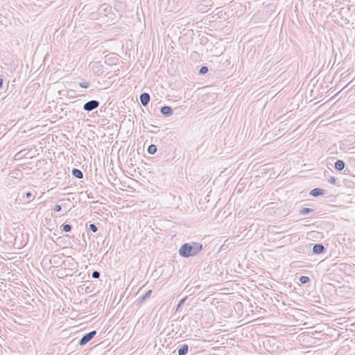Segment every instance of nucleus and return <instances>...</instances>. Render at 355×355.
Here are the masks:
<instances>
[{"label":"nucleus","instance_id":"17","mask_svg":"<svg viewBox=\"0 0 355 355\" xmlns=\"http://www.w3.org/2000/svg\"><path fill=\"white\" fill-rule=\"evenodd\" d=\"M208 67L203 66L200 69L199 73L200 74H205L208 72Z\"/></svg>","mask_w":355,"mask_h":355},{"label":"nucleus","instance_id":"19","mask_svg":"<svg viewBox=\"0 0 355 355\" xmlns=\"http://www.w3.org/2000/svg\"><path fill=\"white\" fill-rule=\"evenodd\" d=\"M79 85L83 88H88L89 87V83L84 82L79 83Z\"/></svg>","mask_w":355,"mask_h":355},{"label":"nucleus","instance_id":"13","mask_svg":"<svg viewBox=\"0 0 355 355\" xmlns=\"http://www.w3.org/2000/svg\"><path fill=\"white\" fill-rule=\"evenodd\" d=\"M313 211V209L311 208H302L300 210L299 213L300 215H306Z\"/></svg>","mask_w":355,"mask_h":355},{"label":"nucleus","instance_id":"18","mask_svg":"<svg viewBox=\"0 0 355 355\" xmlns=\"http://www.w3.org/2000/svg\"><path fill=\"white\" fill-rule=\"evenodd\" d=\"M92 275L93 278L98 279L100 277V272L98 271L95 270L92 272Z\"/></svg>","mask_w":355,"mask_h":355},{"label":"nucleus","instance_id":"14","mask_svg":"<svg viewBox=\"0 0 355 355\" xmlns=\"http://www.w3.org/2000/svg\"><path fill=\"white\" fill-rule=\"evenodd\" d=\"M60 228L63 232H69L71 230V225L69 224H63L61 225Z\"/></svg>","mask_w":355,"mask_h":355},{"label":"nucleus","instance_id":"16","mask_svg":"<svg viewBox=\"0 0 355 355\" xmlns=\"http://www.w3.org/2000/svg\"><path fill=\"white\" fill-rule=\"evenodd\" d=\"M89 229L90 231L93 232H96L98 230V227L95 224L91 223L89 226Z\"/></svg>","mask_w":355,"mask_h":355},{"label":"nucleus","instance_id":"22","mask_svg":"<svg viewBox=\"0 0 355 355\" xmlns=\"http://www.w3.org/2000/svg\"><path fill=\"white\" fill-rule=\"evenodd\" d=\"M187 297H184L183 299H182V300L180 301V302H179V303H178V309L179 307H180V306H182V305L185 302V301H186V300H187Z\"/></svg>","mask_w":355,"mask_h":355},{"label":"nucleus","instance_id":"4","mask_svg":"<svg viewBox=\"0 0 355 355\" xmlns=\"http://www.w3.org/2000/svg\"><path fill=\"white\" fill-rule=\"evenodd\" d=\"M312 251L313 254H319L323 253L325 251V248L322 244L316 243L313 245Z\"/></svg>","mask_w":355,"mask_h":355},{"label":"nucleus","instance_id":"21","mask_svg":"<svg viewBox=\"0 0 355 355\" xmlns=\"http://www.w3.org/2000/svg\"><path fill=\"white\" fill-rule=\"evenodd\" d=\"M53 209L55 212H58V211H61L62 207L59 205H55V207H53Z\"/></svg>","mask_w":355,"mask_h":355},{"label":"nucleus","instance_id":"5","mask_svg":"<svg viewBox=\"0 0 355 355\" xmlns=\"http://www.w3.org/2000/svg\"><path fill=\"white\" fill-rule=\"evenodd\" d=\"M140 102L143 106H146L150 101V97L148 93H142L139 96Z\"/></svg>","mask_w":355,"mask_h":355},{"label":"nucleus","instance_id":"23","mask_svg":"<svg viewBox=\"0 0 355 355\" xmlns=\"http://www.w3.org/2000/svg\"><path fill=\"white\" fill-rule=\"evenodd\" d=\"M33 196V194L31 191L26 192L25 194H24L23 198H30Z\"/></svg>","mask_w":355,"mask_h":355},{"label":"nucleus","instance_id":"11","mask_svg":"<svg viewBox=\"0 0 355 355\" xmlns=\"http://www.w3.org/2000/svg\"><path fill=\"white\" fill-rule=\"evenodd\" d=\"M345 163L344 161L338 159L335 163V168L338 171H342L345 168Z\"/></svg>","mask_w":355,"mask_h":355},{"label":"nucleus","instance_id":"12","mask_svg":"<svg viewBox=\"0 0 355 355\" xmlns=\"http://www.w3.org/2000/svg\"><path fill=\"white\" fill-rule=\"evenodd\" d=\"M157 148L156 145L150 144L147 149V152L150 155H154L157 152Z\"/></svg>","mask_w":355,"mask_h":355},{"label":"nucleus","instance_id":"24","mask_svg":"<svg viewBox=\"0 0 355 355\" xmlns=\"http://www.w3.org/2000/svg\"><path fill=\"white\" fill-rule=\"evenodd\" d=\"M3 84V80L2 78H0V89L2 88Z\"/></svg>","mask_w":355,"mask_h":355},{"label":"nucleus","instance_id":"26","mask_svg":"<svg viewBox=\"0 0 355 355\" xmlns=\"http://www.w3.org/2000/svg\"><path fill=\"white\" fill-rule=\"evenodd\" d=\"M52 216H54V217H57L58 216L57 215H53V214H52Z\"/></svg>","mask_w":355,"mask_h":355},{"label":"nucleus","instance_id":"7","mask_svg":"<svg viewBox=\"0 0 355 355\" xmlns=\"http://www.w3.org/2000/svg\"><path fill=\"white\" fill-rule=\"evenodd\" d=\"M160 112L163 115H164L166 116H168L173 114V110L171 107L166 105V106H163L161 107Z\"/></svg>","mask_w":355,"mask_h":355},{"label":"nucleus","instance_id":"2","mask_svg":"<svg viewBox=\"0 0 355 355\" xmlns=\"http://www.w3.org/2000/svg\"><path fill=\"white\" fill-rule=\"evenodd\" d=\"M100 105L99 101L96 100H92L83 105V110L87 112H91L97 108Z\"/></svg>","mask_w":355,"mask_h":355},{"label":"nucleus","instance_id":"3","mask_svg":"<svg viewBox=\"0 0 355 355\" xmlns=\"http://www.w3.org/2000/svg\"><path fill=\"white\" fill-rule=\"evenodd\" d=\"M96 334V331H92L85 334L79 340L78 343L80 345L83 346L89 342Z\"/></svg>","mask_w":355,"mask_h":355},{"label":"nucleus","instance_id":"20","mask_svg":"<svg viewBox=\"0 0 355 355\" xmlns=\"http://www.w3.org/2000/svg\"><path fill=\"white\" fill-rule=\"evenodd\" d=\"M328 181L331 184H335L336 183L337 179L335 177L332 176L329 179Z\"/></svg>","mask_w":355,"mask_h":355},{"label":"nucleus","instance_id":"6","mask_svg":"<svg viewBox=\"0 0 355 355\" xmlns=\"http://www.w3.org/2000/svg\"><path fill=\"white\" fill-rule=\"evenodd\" d=\"M324 191L320 188H315L310 191L309 194L313 197H318L323 195Z\"/></svg>","mask_w":355,"mask_h":355},{"label":"nucleus","instance_id":"9","mask_svg":"<svg viewBox=\"0 0 355 355\" xmlns=\"http://www.w3.org/2000/svg\"><path fill=\"white\" fill-rule=\"evenodd\" d=\"M152 294V290H148L144 295L137 299L138 304H141L146 299L149 298Z\"/></svg>","mask_w":355,"mask_h":355},{"label":"nucleus","instance_id":"15","mask_svg":"<svg viewBox=\"0 0 355 355\" xmlns=\"http://www.w3.org/2000/svg\"><path fill=\"white\" fill-rule=\"evenodd\" d=\"M310 279L307 276H301L300 277V282L303 284L308 283Z\"/></svg>","mask_w":355,"mask_h":355},{"label":"nucleus","instance_id":"1","mask_svg":"<svg viewBox=\"0 0 355 355\" xmlns=\"http://www.w3.org/2000/svg\"><path fill=\"white\" fill-rule=\"evenodd\" d=\"M202 250V244L200 243H185L180 246L178 253L182 257L188 258L197 255Z\"/></svg>","mask_w":355,"mask_h":355},{"label":"nucleus","instance_id":"25","mask_svg":"<svg viewBox=\"0 0 355 355\" xmlns=\"http://www.w3.org/2000/svg\"><path fill=\"white\" fill-rule=\"evenodd\" d=\"M69 260L64 261L63 263L66 266V262L69 261Z\"/></svg>","mask_w":355,"mask_h":355},{"label":"nucleus","instance_id":"8","mask_svg":"<svg viewBox=\"0 0 355 355\" xmlns=\"http://www.w3.org/2000/svg\"><path fill=\"white\" fill-rule=\"evenodd\" d=\"M189 346L187 344L180 345L178 347V355H186L188 353Z\"/></svg>","mask_w":355,"mask_h":355},{"label":"nucleus","instance_id":"10","mask_svg":"<svg viewBox=\"0 0 355 355\" xmlns=\"http://www.w3.org/2000/svg\"><path fill=\"white\" fill-rule=\"evenodd\" d=\"M71 174L78 179H82L83 178V172L80 169L76 168L72 169Z\"/></svg>","mask_w":355,"mask_h":355}]
</instances>
